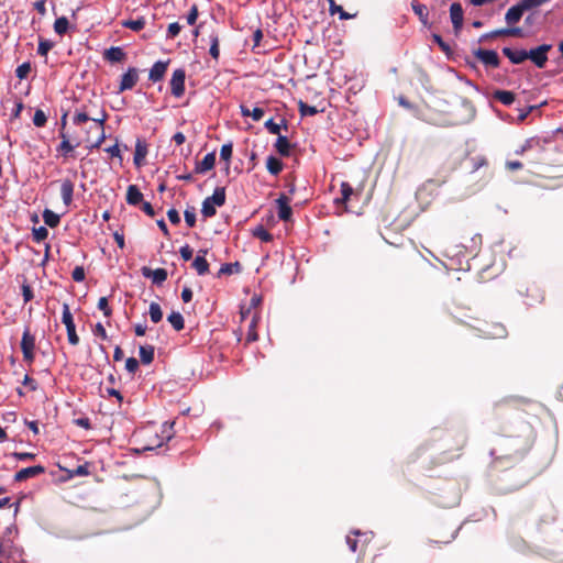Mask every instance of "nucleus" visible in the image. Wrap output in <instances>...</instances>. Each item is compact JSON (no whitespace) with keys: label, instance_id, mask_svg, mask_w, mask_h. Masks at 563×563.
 Returning <instances> with one entry per match:
<instances>
[{"label":"nucleus","instance_id":"1","mask_svg":"<svg viewBox=\"0 0 563 563\" xmlns=\"http://www.w3.org/2000/svg\"><path fill=\"white\" fill-rule=\"evenodd\" d=\"M498 428L501 432V438L493 454L499 452L504 453L507 457H521L532 448L534 430L530 423L519 421L516 428L512 424L505 427L500 423Z\"/></svg>","mask_w":563,"mask_h":563},{"label":"nucleus","instance_id":"2","mask_svg":"<svg viewBox=\"0 0 563 563\" xmlns=\"http://www.w3.org/2000/svg\"><path fill=\"white\" fill-rule=\"evenodd\" d=\"M528 404H530V400L521 397L504 398L494 405L492 411L493 418L497 422H501L519 417L520 411H523V407Z\"/></svg>","mask_w":563,"mask_h":563},{"label":"nucleus","instance_id":"3","mask_svg":"<svg viewBox=\"0 0 563 563\" xmlns=\"http://www.w3.org/2000/svg\"><path fill=\"white\" fill-rule=\"evenodd\" d=\"M107 119L108 114L104 110H100L98 114L92 115L87 106H82L81 108L76 109L73 118L74 124L80 125L87 121H92L96 124L97 130L100 132L98 140L88 145L89 148H99L104 141V123Z\"/></svg>","mask_w":563,"mask_h":563},{"label":"nucleus","instance_id":"4","mask_svg":"<svg viewBox=\"0 0 563 563\" xmlns=\"http://www.w3.org/2000/svg\"><path fill=\"white\" fill-rule=\"evenodd\" d=\"M478 336L487 340L505 339L508 335L507 328L504 323L494 320H484L474 325Z\"/></svg>","mask_w":563,"mask_h":563},{"label":"nucleus","instance_id":"5","mask_svg":"<svg viewBox=\"0 0 563 563\" xmlns=\"http://www.w3.org/2000/svg\"><path fill=\"white\" fill-rule=\"evenodd\" d=\"M225 203V188L217 187L212 196L207 197L202 201L201 213L205 218H212L216 216V207H222Z\"/></svg>","mask_w":563,"mask_h":563},{"label":"nucleus","instance_id":"6","mask_svg":"<svg viewBox=\"0 0 563 563\" xmlns=\"http://www.w3.org/2000/svg\"><path fill=\"white\" fill-rule=\"evenodd\" d=\"M62 322L66 327L68 342L71 345H77L79 343V336L77 335L74 318L67 303L63 305Z\"/></svg>","mask_w":563,"mask_h":563},{"label":"nucleus","instance_id":"7","mask_svg":"<svg viewBox=\"0 0 563 563\" xmlns=\"http://www.w3.org/2000/svg\"><path fill=\"white\" fill-rule=\"evenodd\" d=\"M35 338L31 334L29 329H25L21 340V350L23 353V360L29 364L33 363L35 358Z\"/></svg>","mask_w":563,"mask_h":563},{"label":"nucleus","instance_id":"8","mask_svg":"<svg viewBox=\"0 0 563 563\" xmlns=\"http://www.w3.org/2000/svg\"><path fill=\"white\" fill-rule=\"evenodd\" d=\"M552 48L550 44H542L527 52V59H531L539 68H543L548 62V52Z\"/></svg>","mask_w":563,"mask_h":563},{"label":"nucleus","instance_id":"9","mask_svg":"<svg viewBox=\"0 0 563 563\" xmlns=\"http://www.w3.org/2000/svg\"><path fill=\"white\" fill-rule=\"evenodd\" d=\"M473 54L486 67L497 68L500 65V59L496 51L477 48Z\"/></svg>","mask_w":563,"mask_h":563},{"label":"nucleus","instance_id":"10","mask_svg":"<svg viewBox=\"0 0 563 563\" xmlns=\"http://www.w3.org/2000/svg\"><path fill=\"white\" fill-rule=\"evenodd\" d=\"M186 73L183 68L174 70L170 79V91L176 98H180L185 93Z\"/></svg>","mask_w":563,"mask_h":563},{"label":"nucleus","instance_id":"11","mask_svg":"<svg viewBox=\"0 0 563 563\" xmlns=\"http://www.w3.org/2000/svg\"><path fill=\"white\" fill-rule=\"evenodd\" d=\"M450 20L453 25L455 35H459L463 27L464 11L460 2H453L450 5Z\"/></svg>","mask_w":563,"mask_h":563},{"label":"nucleus","instance_id":"12","mask_svg":"<svg viewBox=\"0 0 563 563\" xmlns=\"http://www.w3.org/2000/svg\"><path fill=\"white\" fill-rule=\"evenodd\" d=\"M139 81V70L135 67H129L128 70L122 75L121 81L118 88V92L131 90Z\"/></svg>","mask_w":563,"mask_h":563},{"label":"nucleus","instance_id":"13","mask_svg":"<svg viewBox=\"0 0 563 563\" xmlns=\"http://www.w3.org/2000/svg\"><path fill=\"white\" fill-rule=\"evenodd\" d=\"M522 29L518 26L512 27H506V29H498L495 31H492L489 33H485L479 37V42H484L489 38L500 37V36H512V37H521Z\"/></svg>","mask_w":563,"mask_h":563},{"label":"nucleus","instance_id":"14","mask_svg":"<svg viewBox=\"0 0 563 563\" xmlns=\"http://www.w3.org/2000/svg\"><path fill=\"white\" fill-rule=\"evenodd\" d=\"M289 203H290V199L285 194H282L276 199V205L278 208V212H277L278 218L285 222L289 221L292 216V210H291V207L289 206Z\"/></svg>","mask_w":563,"mask_h":563},{"label":"nucleus","instance_id":"15","mask_svg":"<svg viewBox=\"0 0 563 563\" xmlns=\"http://www.w3.org/2000/svg\"><path fill=\"white\" fill-rule=\"evenodd\" d=\"M45 473V467L42 465H33L30 467L22 468L14 474L15 482H24L29 478L36 477Z\"/></svg>","mask_w":563,"mask_h":563},{"label":"nucleus","instance_id":"16","mask_svg":"<svg viewBox=\"0 0 563 563\" xmlns=\"http://www.w3.org/2000/svg\"><path fill=\"white\" fill-rule=\"evenodd\" d=\"M411 8L421 24L430 29L432 23L429 20V8L426 4L418 2L417 0H412Z\"/></svg>","mask_w":563,"mask_h":563},{"label":"nucleus","instance_id":"17","mask_svg":"<svg viewBox=\"0 0 563 563\" xmlns=\"http://www.w3.org/2000/svg\"><path fill=\"white\" fill-rule=\"evenodd\" d=\"M168 64H169V60L156 62L150 69L148 79L153 82L163 80V78L165 77V74L167 71Z\"/></svg>","mask_w":563,"mask_h":563},{"label":"nucleus","instance_id":"18","mask_svg":"<svg viewBox=\"0 0 563 563\" xmlns=\"http://www.w3.org/2000/svg\"><path fill=\"white\" fill-rule=\"evenodd\" d=\"M144 277L152 278L154 284L161 285L167 279V271L165 268L151 269L148 267L142 268Z\"/></svg>","mask_w":563,"mask_h":563},{"label":"nucleus","instance_id":"19","mask_svg":"<svg viewBox=\"0 0 563 563\" xmlns=\"http://www.w3.org/2000/svg\"><path fill=\"white\" fill-rule=\"evenodd\" d=\"M207 254V250H200L198 255L192 261V267L196 269L197 274L202 276L209 273V263L207 262L205 255Z\"/></svg>","mask_w":563,"mask_h":563},{"label":"nucleus","instance_id":"20","mask_svg":"<svg viewBox=\"0 0 563 563\" xmlns=\"http://www.w3.org/2000/svg\"><path fill=\"white\" fill-rule=\"evenodd\" d=\"M216 164V153H208L201 162H198L195 166L196 174H203L208 170H211Z\"/></svg>","mask_w":563,"mask_h":563},{"label":"nucleus","instance_id":"21","mask_svg":"<svg viewBox=\"0 0 563 563\" xmlns=\"http://www.w3.org/2000/svg\"><path fill=\"white\" fill-rule=\"evenodd\" d=\"M74 183L70 179H64L60 185V196L64 205L68 207L73 201Z\"/></svg>","mask_w":563,"mask_h":563},{"label":"nucleus","instance_id":"22","mask_svg":"<svg viewBox=\"0 0 563 563\" xmlns=\"http://www.w3.org/2000/svg\"><path fill=\"white\" fill-rule=\"evenodd\" d=\"M103 57L110 63H120L125 59L126 54L121 47L112 46L104 51Z\"/></svg>","mask_w":563,"mask_h":563},{"label":"nucleus","instance_id":"23","mask_svg":"<svg viewBox=\"0 0 563 563\" xmlns=\"http://www.w3.org/2000/svg\"><path fill=\"white\" fill-rule=\"evenodd\" d=\"M503 54L508 57L512 64H521L527 59V51L525 49H512L510 47H504Z\"/></svg>","mask_w":563,"mask_h":563},{"label":"nucleus","instance_id":"24","mask_svg":"<svg viewBox=\"0 0 563 563\" xmlns=\"http://www.w3.org/2000/svg\"><path fill=\"white\" fill-rule=\"evenodd\" d=\"M523 13L525 12L522 8L520 7L519 3H517L508 9V11L505 14V21L507 22L508 25H515L520 21Z\"/></svg>","mask_w":563,"mask_h":563},{"label":"nucleus","instance_id":"25","mask_svg":"<svg viewBox=\"0 0 563 563\" xmlns=\"http://www.w3.org/2000/svg\"><path fill=\"white\" fill-rule=\"evenodd\" d=\"M147 155V144L145 141L137 140L135 144V152H134V164L140 167Z\"/></svg>","mask_w":563,"mask_h":563},{"label":"nucleus","instance_id":"26","mask_svg":"<svg viewBox=\"0 0 563 563\" xmlns=\"http://www.w3.org/2000/svg\"><path fill=\"white\" fill-rule=\"evenodd\" d=\"M143 200V194L136 185H130L126 190V202L131 206H136Z\"/></svg>","mask_w":563,"mask_h":563},{"label":"nucleus","instance_id":"27","mask_svg":"<svg viewBox=\"0 0 563 563\" xmlns=\"http://www.w3.org/2000/svg\"><path fill=\"white\" fill-rule=\"evenodd\" d=\"M59 137L62 139L60 144L57 147V151L60 152L64 156H68L76 146L79 145V142L76 145H71L66 132H59Z\"/></svg>","mask_w":563,"mask_h":563},{"label":"nucleus","instance_id":"28","mask_svg":"<svg viewBox=\"0 0 563 563\" xmlns=\"http://www.w3.org/2000/svg\"><path fill=\"white\" fill-rule=\"evenodd\" d=\"M283 162L276 156L269 155L267 157L266 168L272 175L277 176L283 170Z\"/></svg>","mask_w":563,"mask_h":563},{"label":"nucleus","instance_id":"29","mask_svg":"<svg viewBox=\"0 0 563 563\" xmlns=\"http://www.w3.org/2000/svg\"><path fill=\"white\" fill-rule=\"evenodd\" d=\"M290 143L288 139L284 135H278L276 142H275V148L282 156H289L290 155Z\"/></svg>","mask_w":563,"mask_h":563},{"label":"nucleus","instance_id":"30","mask_svg":"<svg viewBox=\"0 0 563 563\" xmlns=\"http://www.w3.org/2000/svg\"><path fill=\"white\" fill-rule=\"evenodd\" d=\"M340 189L341 198L335 199V202L346 205L347 201L351 199L352 195H354V189L347 181H342Z\"/></svg>","mask_w":563,"mask_h":563},{"label":"nucleus","instance_id":"31","mask_svg":"<svg viewBox=\"0 0 563 563\" xmlns=\"http://www.w3.org/2000/svg\"><path fill=\"white\" fill-rule=\"evenodd\" d=\"M145 24H146V21H145L144 16H140L135 20L129 19V20H124L121 22V25L123 27L130 29L135 32L143 30Z\"/></svg>","mask_w":563,"mask_h":563},{"label":"nucleus","instance_id":"32","mask_svg":"<svg viewBox=\"0 0 563 563\" xmlns=\"http://www.w3.org/2000/svg\"><path fill=\"white\" fill-rule=\"evenodd\" d=\"M494 98L496 100L500 101L505 106H510L515 101L516 96H515V93L512 91L496 90L494 92Z\"/></svg>","mask_w":563,"mask_h":563},{"label":"nucleus","instance_id":"33","mask_svg":"<svg viewBox=\"0 0 563 563\" xmlns=\"http://www.w3.org/2000/svg\"><path fill=\"white\" fill-rule=\"evenodd\" d=\"M139 352H140L141 362L143 364L147 365L153 362L154 352H155V349L153 345L140 346Z\"/></svg>","mask_w":563,"mask_h":563},{"label":"nucleus","instance_id":"34","mask_svg":"<svg viewBox=\"0 0 563 563\" xmlns=\"http://www.w3.org/2000/svg\"><path fill=\"white\" fill-rule=\"evenodd\" d=\"M329 11L332 15L338 13L341 20H349L356 15L345 12L341 5L335 3L334 0H329Z\"/></svg>","mask_w":563,"mask_h":563},{"label":"nucleus","instance_id":"35","mask_svg":"<svg viewBox=\"0 0 563 563\" xmlns=\"http://www.w3.org/2000/svg\"><path fill=\"white\" fill-rule=\"evenodd\" d=\"M167 320L176 331H181L185 328L184 317L179 312L173 311Z\"/></svg>","mask_w":563,"mask_h":563},{"label":"nucleus","instance_id":"36","mask_svg":"<svg viewBox=\"0 0 563 563\" xmlns=\"http://www.w3.org/2000/svg\"><path fill=\"white\" fill-rule=\"evenodd\" d=\"M257 321H258V317L256 314H254L249 324V330H247V334H246V339H245L246 343L255 342L258 340V334L256 331Z\"/></svg>","mask_w":563,"mask_h":563},{"label":"nucleus","instance_id":"37","mask_svg":"<svg viewBox=\"0 0 563 563\" xmlns=\"http://www.w3.org/2000/svg\"><path fill=\"white\" fill-rule=\"evenodd\" d=\"M43 220L49 228H56L59 224L60 217L49 209H45L43 212Z\"/></svg>","mask_w":563,"mask_h":563},{"label":"nucleus","instance_id":"38","mask_svg":"<svg viewBox=\"0 0 563 563\" xmlns=\"http://www.w3.org/2000/svg\"><path fill=\"white\" fill-rule=\"evenodd\" d=\"M69 27V22L66 16L57 18L54 22V31L58 35H64L67 33Z\"/></svg>","mask_w":563,"mask_h":563},{"label":"nucleus","instance_id":"39","mask_svg":"<svg viewBox=\"0 0 563 563\" xmlns=\"http://www.w3.org/2000/svg\"><path fill=\"white\" fill-rule=\"evenodd\" d=\"M550 0H520L518 3L522 8L523 12L526 11H536L534 9L549 2Z\"/></svg>","mask_w":563,"mask_h":563},{"label":"nucleus","instance_id":"40","mask_svg":"<svg viewBox=\"0 0 563 563\" xmlns=\"http://www.w3.org/2000/svg\"><path fill=\"white\" fill-rule=\"evenodd\" d=\"M148 314H150L152 322H154V323H158L163 319V311H162L161 306L157 302H151L150 309H148Z\"/></svg>","mask_w":563,"mask_h":563},{"label":"nucleus","instance_id":"41","mask_svg":"<svg viewBox=\"0 0 563 563\" xmlns=\"http://www.w3.org/2000/svg\"><path fill=\"white\" fill-rule=\"evenodd\" d=\"M253 236L260 239L263 242L273 241V235L263 225H257L253 229Z\"/></svg>","mask_w":563,"mask_h":563},{"label":"nucleus","instance_id":"42","mask_svg":"<svg viewBox=\"0 0 563 563\" xmlns=\"http://www.w3.org/2000/svg\"><path fill=\"white\" fill-rule=\"evenodd\" d=\"M527 297H531V300L527 302L528 305L541 302L544 299L543 294L538 289L537 286L527 288Z\"/></svg>","mask_w":563,"mask_h":563},{"label":"nucleus","instance_id":"43","mask_svg":"<svg viewBox=\"0 0 563 563\" xmlns=\"http://www.w3.org/2000/svg\"><path fill=\"white\" fill-rule=\"evenodd\" d=\"M298 109H299V113L301 117H308V115L311 117L319 112V110L316 107L309 106L306 102H303L302 100H299Z\"/></svg>","mask_w":563,"mask_h":563},{"label":"nucleus","instance_id":"44","mask_svg":"<svg viewBox=\"0 0 563 563\" xmlns=\"http://www.w3.org/2000/svg\"><path fill=\"white\" fill-rule=\"evenodd\" d=\"M32 236L35 242L40 243L47 239L48 230L45 227L33 228Z\"/></svg>","mask_w":563,"mask_h":563},{"label":"nucleus","instance_id":"45","mask_svg":"<svg viewBox=\"0 0 563 563\" xmlns=\"http://www.w3.org/2000/svg\"><path fill=\"white\" fill-rule=\"evenodd\" d=\"M210 42H211V44H210L209 54L212 56V58L218 60L219 56H220L219 37H218V35H211Z\"/></svg>","mask_w":563,"mask_h":563},{"label":"nucleus","instance_id":"46","mask_svg":"<svg viewBox=\"0 0 563 563\" xmlns=\"http://www.w3.org/2000/svg\"><path fill=\"white\" fill-rule=\"evenodd\" d=\"M232 152H233L232 143L223 144L220 150L221 159L225 161L229 164L230 159L232 157ZM227 169H229V165L227 166Z\"/></svg>","mask_w":563,"mask_h":563},{"label":"nucleus","instance_id":"47","mask_svg":"<svg viewBox=\"0 0 563 563\" xmlns=\"http://www.w3.org/2000/svg\"><path fill=\"white\" fill-rule=\"evenodd\" d=\"M234 269H235V272H239V269H240V263L239 262L223 264L220 267L218 275L219 276H221V275H230V274L233 273Z\"/></svg>","mask_w":563,"mask_h":563},{"label":"nucleus","instance_id":"48","mask_svg":"<svg viewBox=\"0 0 563 563\" xmlns=\"http://www.w3.org/2000/svg\"><path fill=\"white\" fill-rule=\"evenodd\" d=\"M46 122H47V117H46L45 112L41 109H37L33 117L34 125L37 128H42L46 124Z\"/></svg>","mask_w":563,"mask_h":563},{"label":"nucleus","instance_id":"49","mask_svg":"<svg viewBox=\"0 0 563 563\" xmlns=\"http://www.w3.org/2000/svg\"><path fill=\"white\" fill-rule=\"evenodd\" d=\"M537 24H540V13L539 11H531L525 19V25L532 27Z\"/></svg>","mask_w":563,"mask_h":563},{"label":"nucleus","instance_id":"50","mask_svg":"<svg viewBox=\"0 0 563 563\" xmlns=\"http://www.w3.org/2000/svg\"><path fill=\"white\" fill-rule=\"evenodd\" d=\"M30 73H31V64L30 63H23V64L19 65L15 69V76L19 79H25Z\"/></svg>","mask_w":563,"mask_h":563},{"label":"nucleus","instance_id":"51","mask_svg":"<svg viewBox=\"0 0 563 563\" xmlns=\"http://www.w3.org/2000/svg\"><path fill=\"white\" fill-rule=\"evenodd\" d=\"M185 221L189 228H194L196 225V212L195 208H187L184 212Z\"/></svg>","mask_w":563,"mask_h":563},{"label":"nucleus","instance_id":"52","mask_svg":"<svg viewBox=\"0 0 563 563\" xmlns=\"http://www.w3.org/2000/svg\"><path fill=\"white\" fill-rule=\"evenodd\" d=\"M174 422H165L162 424V437L164 440H170L174 437Z\"/></svg>","mask_w":563,"mask_h":563},{"label":"nucleus","instance_id":"53","mask_svg":"<svg viewBox=\"0 0 563 563\" xmlns=\"http://www.w3.org/2000/svg\"><path fill=\"white\" fill-rule=\"evenodd\" d=\"M98 308L103 312L104 317H111L112 309L109 307L108 298L101 297L98 300Z\"/></svg>","mask_w":563,"mask_h":563},{"label":"nucleus","instance_id":"54","mask_svg":"<svg viewBox=\"0 0 563 563\" xmlns=\"http://www.w3.org/2000/svg\"><path fill=\"white\" fill-rule=\"evenodd\" d=\"M53 43L47 40H41L37 46V53L41 56H46L47 53L52 49Z\"/></svg>","mask_w":563,"mask_h":563},{"label":"nucleus","instance_id":"55","mask_svg":"<svg viewBox=\"0 0 563 563\" xmlns=\"http://www.w3.org/2000/svg\"><path fill=\"white\" fill-rule=\"evenodd\" d=\"M90 474V471H89V464L88 463H85V464H81V465H78L76 468H74L71 472H70V476H87Z\"/></svg>","mask_w":563,"mask_h":563},{"label":"nucleus","instance_id":"56","mask_svg":"<svg viewBox=\"0 0 563 563\" xmlns=\"http://www.w3.org/2000/svg\"><path fill=\"white\" fill-rule=\"evenodd\" d=\"M264 126L266 128V130H267L271 134L280 135L279 133H280L282 125H280V124L275 123L273 119H268V120L264 123Z\"/></svg>","mask_w":563,"mask_h":563},{"label":"nucleus","instance_id":"57","mask_svg":"<svg viewBox=\"0 0 563 563\" xmlns=\"http://www.w3.org/2000/svg\"><path fill=\"white\" fill-rule=\"evenodd\" d=\"M198 14H199L198 5L197 4H192L190 7V10H189L188 14H187V23L189 25H194L196 23L197 19H198Z\"/></svg>","mask_w":563,"mask_h":563},{"label":"nucleus","instance_id":"58","mask_svg":"<svg viewBox=\"0 0 563 563\" xmlns=\"http://www.w3.org/2000/svg\"><path fill=\"white\" fill-rule=\"evenodd\" d=\"M11 455L19 461H31L36 457V454L32 452H13Z\"/></svg>","mask_w":563,"mask_h":563},{"label":"nucleus","instance_id":"59","mask_svg":"<svg viewBox=\"0 0 563 563\" xmlns=\"http://www.w3.org/2000/svg\"><path fill=\"white\" fill-rule=\"evenodd\" d=\"M180 30H181V26L178 22L170 23L167 29V37H169V38L176 37L179 34Z\"/></svg>","mask_w":563,"mask_h":563},{"label":"nucleus","instance_id":"60","mask_svg":"<svg viewBox=\"0 0 563 563\" xmlns=\"http://www.w3.org/2000/svg\"><path fill=\"white\" fill-rule=\"evenodd\" d=\"M432 40L434 43H437L439 45V47L441 48L442 52H444L446 54L450 52V45L443 41L441 35L432 34Z\"/></svg>","mask_w":563,"mask_h":563},{"label":"nucleus","instance_id":"61","mask_svg":"<svg viewBox=\"0 0 563 563\" xmlns=\"http://www.w3.org/2000/svg\"><path fill=\"white\" fill-rule=\"evenodd\" d=\"M125 368L129 373L134 374L139 369V361L135 357L126 358Z\"/></svg>","mask_w":563,"mask_h":563},{"label":"nucleus","instance_id":"62","mask_svg":"<svg viewBox=\"0 0 563 563\" xmlns=\"http://www.w3.org/2000/svg\"><path fill=\"white\" fill-rule=\"evenodd\" d=\"M71 277L75 282L80 283L85 279V269L82 266H76L71 273Z\"/></svg>","mask_w":563,"mask_h":563},{"label":"nucleus","instance_id":"63","mask_svg":"<svg viewBox=\"0 0 563 563\" xmlns=\"http://www.w3.org/2000/svg\"><path fill=\"white\" fill-rule=\"evenodd\" d=\"M21 288L24 302L26 303L31 301L33 299V290L31 286L24 283Z\"/></svg>","mask_w":563,"mask_h":563},{"label":"nucleus","instance_id":"64","mask_svg":"<svg viewBox=\"0 0 563 563\" xmlns=\"http://www.w3.org/2000/svg\"><path fill=\"white\" fill-rule=\"evenodd\" d=\"M22 384L29 388V390L31 391H35L38 387L36 380L34 378H32L31 376L29 375H25L24 376V379L22 382Z\"/></svg>","mask_w":563,"mask_h":563}]
</instances>
